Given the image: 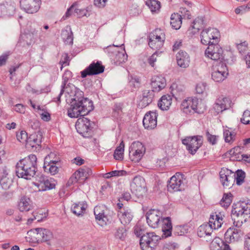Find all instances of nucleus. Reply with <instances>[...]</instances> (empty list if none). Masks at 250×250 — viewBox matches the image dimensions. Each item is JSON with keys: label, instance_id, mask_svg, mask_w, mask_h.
Segmentation results:
<instances>
[{"label": "nucleus", "instance_id": "9d476101", "mask_svg": "<svg viewBox=\"0 0 250 250\" xmlns=\"http://www.w3.org/2000/svg\"><path fill=\"white\" fill-rule=\"evenodd\" d=\"M94 123L84 117L80 118L76 123L77 132L84 137H89L91 135Z\"/></svg>", "mask_w": 250, "mask_h": 250}, {"label": "nucleus", "instance_id": "49530a36", "mask_svg": "<svg viewBox=\"0 0 250 250\" xmlns=\"http://www.w3.org/2000/svg\"><path fill=\"white\" fill-rule=\"evenodd\" d=\"M232 196L230 193H225L220 201L221 206L225 208L229 206L232 202Z\"/></svg>", "mask_w": 250, "mask_h": 250}, {"label": "nucleus", "instance_id": "9b49d317", "mask_svg": "<svg viewBox=\"0 0 250 250\" xmlns=\"http://www.w3.org/2000/svg\"><path fill=\"white\" fill-rule=\"evenodd\" d=\"M146 152L144 145L140 142H134L129 148L130 160L135 163L139 162Z\"/></svg>", "mask_w": 250, "mask_h": 250}, {"label": "nucleus", "instance_id": "13d9d810", "mask_svg": "<svg viewBox=\"0 0 250 250\" xmlns=\"http://www.w3.org/2000/svg\"><path fill=\"white\" fill-rule=\"evenodd\" d=\"M248 43L246 42H244L240 43H237L236 46L237 49L240 53H243L248 49Z\"/></svg>", "mask_w": 250, "mask_h": 250}, {"label": "nucleus", "instance_id": "338daca9", "mask_svg": "<svg viewBox=\"0 0 250 250\" xmlns=\"http://www.w3.org/2000/svg\"><path fill=\"white\" fill-rule=\"evenodd\" d=\"M14 110L20 113H24L25 111V108L23 105L21 104H17L15 106Z\"/></svg>", "mask_w": 250, "mask_h": 250}, {"label": "nucleus", "instance_id": "72a5a7b5", "mask_svg": "<svg viewBox=\"0 0 250 250\" xmlns=\"http://www.w3.org/2000/svg\"><path fill=\"white\" fill-rule=\"evenodd\" d=\"M154 92L153 90H145L143 91L141 101L142 106L146 107L152 102L154 97Z\"/></svg>", "mask_w": 250, "mask_h": 250}, {"label": "nucleus", "instance_id": "8fccbe9b", "mask_svg": "<svg viewBox=\"0 0 250 250\" xmlns=\"http://www.w3.org/2000/svg\"><path fill=\"white\" fill-rule=\"evenodd\" d=\"M16 136L17 140L19 142L22 143H27L28 137L26 131L21 130L19 132H17Z\"/></svg>", "mask_w": 250, "mask_h": 250}, {"label": "nucleus", "instance_id": "5fc2aeb1", "mask_svg": "<svg viewBox=\"0 0 250 250\" xmlns=\"http://www.w3.org/2000/svg\"><path fill=\"white\" fill-rule=\"evenodd\" d=\"M37 109L38 110H41L42 111L41 113H40L41 119L43 120L44 121L48 122L50 121L51 117L50 114L47 112L46 111H45L43 109H42L41 106L38 105L37 106Z\"/></svg>", "mask_w": 250, "mask_h": 250}, {"label": "nucleus", "instance_id": "052dcab7", "mask_svg": "<svg viewBox=\"0 0 250 250\" xmlns=\"http://www.w3.org/2000/svg\"><path fill=\"white\" fill-rule=\"evenodd\" d=\"M129 83L131 85H133L135 88H138L140 86L141 80L138 77H131Z\"/></svg>", "mask_w": 250, "mask_h": 250}, {"label": "nucleus", "instance_id": "5701e85b", "mask_svg": "<svg viewBox=\"0 0 250 250\" xmlns=\"http://www.w3.org/2000/svg\"><path fill=\"white\" fill-rule=\"evenodd\" d=\"M205 25L204 19L203 17H198L194 19L191 23L190 27L187 31V34L192 37L197 34L199 31L204 27Z\"/></svg>", "mask_w": 250, "mask_h": 250}, {"label": "nucleus", "instance_id": "e2e57ef3", "mask_svg": "<svg viewBox=\"0 0 250 250\" xmlns=\"http://www.w3.org/2000/svg\"><path fill=\"white\" fill-rule=\"evenodd\" d=\"M157 52H155L148 59V62L152 67H154L155 65V62L157 60Z\"/></svg>", "mask_w": 250, "mask_h": 250}, {"label": "nucleus", "instance_id": "c85d7f7f", "mask_svg": "<svg viewBox=\"0 0 250 250\" xmlns=\"http://www.w3.org/2000/svg\"><path fill=\"white\" fill-rule=\"evenodd\" d=\"M210 250H231L229 246L221 239L215 237L210 245Z\"/></svg>", "mask_w": 250, "mask_h": 250}, {"label": "nucleus", "instance_id": "b1692460", "mask_svg": "<svg viewBox=\"0 0 250 250\" xmlns=\"http://www.w3.org/2000/svg\"><path fill=\"white\" fill-rule=\"evenodd\" d=\"M37 186L40 191L52 189L55 187L56 181L51 178L42 177L40 178Z\"/></svg>", "mask_w": 250, "mask_h": 250}, {"label": "nucleus", "instance_id": "69168bd1", "mask_svg": "<svg viewBox=\"0 0 250 250\" xmlns=\"http://www.w3.org/2000/svg\"><path fill=\"white\" fill-rule=\"evenodd\" d=\"M107 0H94V5L99 8H103L105 6Z\"/></svg>", "mask_w": 250, "mask_h": 250}, {"label": "nucleus", "instance_id": "ddd939ff", "mask_svg": "<svg viewBox=\"0 0 250 250\" xmlns=\"http://www.w3.org/2000/svg\"><path fill=\"white\" fill-rule=\"evenodd\" d=\"M159 237L154 232L146 233L143 234L140 240V245L143 250H151L157 245Z\"/></svg>", "mask_w": 250, "mask_h": 250}, {"label": "nucleus", "instance_id": "1a4fd4ad", "mask_svg": "<svg viewBox=\"0 0 250 250\" xmlns=\"http://www.w3.org/2000/svg\"><path fill=\"white\" fill-rule=\"evenodd\" d=\"M219 37V32L214 28H208L202 30L200 34L201 42L204 45L216 43Z\"/></svg>", "mask_w": 250, "mask_h": 250}, {"label": "nucleus", "instance_id": "4d7b16f0", "mask_svg": "<svg viewBox=\"0 0 250 250\" xmlns=\"http://www.w3.org/2000/svg\"><path fill=\"white\" fill-rule=\"evenodd\" d=\"M163 250H179V246L176 243L169 242L164 245Z\"/></svg>", "mask_w": 250, "mask_h": 250}, {"label": "nucleus", "instance_id": "09e8293b", "mask_svg": "<svg viewBox=\"0 0 250 250\" xmlns=\"http://www.w3.org/2000/svg\"><path fill=\"white\" fill-rule=\"evenodd\" d=\"M78 174L79 172H77V171H76L72 174L67 182V185L68 186H70L71 185L77 183H83L80 178V176L78 175Z\"/></svg>", "mask_w": 250, "mask_h": 250}, {"label": "nucleus", "instance_id": "f257e3e1", "mask_svg": "<svg viewBox=\"0 0 250 250\" xmlns=\"http://www.w3.org/2000/svg\"><path fill=\"white\" fill-rule=\"evenodd\" d=\"M72 76V74L70 71H65L62 77V88L65 89L66 92L68 94L72 93L69 91V88L74 89L75 94L71 98V107L68 110L67 114L70 118H78L87 115L93 109L94 106L92 101L84 98L81 91H76L74 85L70 83H67Z\"/></svg>", "mask_w": 250, "mask_h": 250}, {"label": "nucleus", "instance_id": "4c0bfd02", "mask_svg": "<svg viewBox=\"0 0 250 250\" xmlns=\"http://www.w3.org/2000/svg\"><path fill=\"white\" fill-rule=\"evenodd\" d=\"M182 17L178 13H173L171 15L170 24L172 27L175 29H178L182 24Z\"/></svg>", "mask_w": 250, "mask_h": 250}, {"label": "nucleus", "instance_id": "412c9836", "mask_svg": "<svg viewBox=\"0 0 250 250\" xmlns=\"http://www.w3.org/2000/svg\"><path fill=\"white\" fill-rule=\"evenodd\" d=\"M161 213L160 211L156 209H151L146 213V220L148 225L152 228L158 227Z\"/></svg>", "mask_w": 250, "mask_h": 250}, {"label": "nucleus", "instance_id": "aec40b11", "mask_svg": "<svg viewBox=\"0 0 250 250\" xmlns=\"http://www.w3.org/2000/svg\"><path fill=\"white\" fill-rule=\"evenodd\" d=\"M157 114L155 111L147 112L143 119V124L145 128L154 129L157 125Z\"/></svg>", "mask_w": 250, "mask_h": 250}, {"label": "nucleus", "instance_id": "0eeeda50", "mask_svg": "<svg viewBox=\"0 0 250 250\" xmlns=\"http://www.w3.org/2000/svg\"><path fill=\"white\" fill-rule=\"evenodd\" d=\"M149 46L153 49H159L164 45L166 39L164 32L160 29H156L148 36Z\"/></svg>", "mask_w": 250, "mask_h": 250}, {"label": "nucleus", "instance_id": "423d86ee", "mask_svg": "<svg viewBox=\"0 0 250 250\" xmlns=\"http://www.w3.org/2000/svg\"><path fill=\"white\" fill-rule=\"evenodd\" d=\"M182 143L186 146L188 152L194 155L202 146L203 138L200 135L188 136L182 140Z\"/></svg>", "mask_w": 250, "mask_h": 250}, {"label": "nucleus", "instance_id": "f704fd0d", "mask_svg": "<svg viewBox=\"0 0 250 250\" xmlns=\"http://www.w3.org/2000/svg\"><path fill=\"white\" fill-rule=\"evenodd\" d=\"M172 104V98L170 95L163 96L159 101L158 105L162 110H168Z\"/></svg>", "mask_w": 250, "mask_h": 250}, {"label": "nucleus", "instance_id": "473e14b6", "mask_svg": "<svg viewBox=\"0 0 250 250\" xmlns=\"http://www.w3.org/2000/svg\"><path fill=\"white\" fill-rule=\"evenodd\" d=\"M172 224L169 217L163 218L162 220V230L163 232V236L165 238L171 236L172 231Z\"/></svg>", "mask_w": 250, "mask_h": 250}, {"label": "nucleus", "instance_id": "f3484780", "mask_svg": "<svg viewBox=\"0 0 250 250\" xmlns=\"http://www.w3.org/2000/svg\"><path fill=\"white\" fill-rule=\"evenodd\" d=\"M231 104L232 102L229 98L221 96L216 99L213 105V109L217 114H219L230 108Z\"/></svg>", "mask_w": 250, "mask_h": 250}, {"label": "nucleus", "instance_id": "c756f323", "mask_svg": "<svg viewBox=\"0 0 250 250\" xmlns=\"http://www.w3.org/2000/svg\"><path fill=\"white\" fill-rule=\"evenodd\" d=\"M33 208L31 199L25 196H22L18 203V208L21 211H28Z\"/></svg>", "mask_w": 250, "mask_h": 250}, {"label": "nucleus", "instance_id": "dca6fc26", "mask_svg": "<svg viewBox=\"0 0 250 250\" xmlns=\"http://www.w3.org/2000/svg\"><path fill=\"white\" fill-rule=\"evenodd\" d=\"M20 3L21 8L28 14L36 13L40 8V0H20Z\"/></svg>", "mask_w": 250, "mask_h": 250}, {"label": "nucleus", "instance_id": "bf43d9fd", "mask_svg": "<svg viewBox=\"0 0 250 250\" xmlns=\"http://www.w3.org/2000/svg\"><path fill=\"white\" fill-rule=\"evenodd\" d=\"M207 84L205 83H200L196 85V91L199 94H202L206 90Z\"/></svg>", "mask_w": 250, "mask_h": 250}, {"label": "nucleus", "instance_id": "c03bdc74", "mask_svg": "<svg viewBox=\"0 0 250 250\" xmlns=\"http://www.w3.org/2000/svg\"><path fill=\"white\" fill-rule=\"evenodd\" d=\"M146 4L152 13L159 11L161 7L160 2L158 0H147Z\"/></svg>", "mask_w": 250, "mask_h": 250}, {"label": "nucleus", "instance_id": "37998d69", "mask_svg": "<svg viewBox=\"0 0 250 250\" xmlns=\"http://www.w3.org/2000/svg\"><path fill=\"white\" fill-rule=\"evenodd\" d=\"M77 172H79L78 175L80 176V178L83 183L90 175L92 174L91 169L87 167L79 169L77 170Z\"/></svg>", "mask_w": 250, "mask_h": 250}, {"label": "nucleus", "instance_id": "a878e982", "mask_svg": "<svg viewBox=\"0 0 250 250\" xmlns=\"http://www.w3.org/2000/svg\"><path fill=\"white\" fill-rule=\"evenodd\" d=\"M237 228H229L225 234V238L230 242L238 241L243 234V232Z\"/></svg>", "mask_w": 250, "mask_h": 250}, {"label": "nucleus", "instance_id": "680f3d73", "mask_svg": "<svg viewBox=\"0 0 250 250\" xmlns=\"http://www.w3.org/2000/svg\"><path fill=\"white\" fill-rule=\"evenodd\" d=\"M206 135L208 141L212 145H214L217 142V137L215 135L210 134L208 132H207Z\"/></svg>", "mask_w": 250, "mask_h": 250}, {"label": "nucleus", "instance_id": "a18cd8bd", "mask_svg": "<svg viewBox=\"0 0 250 250\" xmlns=\"http://www.w3.org/2000/svg\"><path fill=\"white\" fill-rule=\"evenodd\" d=\"M125 145L123 141H122L119 146L116 148L114 157L116 160H121L123 159Z\"/></svg>", "mask_w": 250, "mask_h": 250}, {"label": "nucleus", "instance_id": "58836bf2", "mask_svg": "<svg viewBox=\"0 0 250 250\" xmlns=\"http://www.w3.org/2000/svg\"><path fill=\"white\" fill-rule=\"evenodd\" d=\"M223 136L226 143L231 144L236 140V134L234 132L230 130L229 128H226L223 131Z\"/></svg>", "mask_w": 250, "mask_h": 250}, {"label": "nucleus", "instance_id": "a211bd4d", "mask_svg": "<svg viewBox=\"0 0 250 250\" xmlns=\"http://www.w3.org/2000/svg\"><path fill=\"white\" fill-rule=\"evenodd\" d=\"M33 233V237L38 242L48 241L53 237L52 232L48 229L43 228H36L29 231Z\"/></svg>", "mask_w": 250, "mask_h": 250}, {"label": "nucleus", "instance_id": "6e6552de", "mask_svg": "<svg viewBox=\"0 0 250 250\" xmlns=\"http://www.w3.org/2000/svg\"><path fill=\"white\" fill-rule=\"evenodd\" d=\"M200 105L198 99L188 98L182 102L181 108L183 112L187 114L194 113H201L203 112V111L199 107Z\"/></svg>", "mask_w": 250, "mask_h": 250}, {"label": "nucleus", "instance_id": "7ed1b4c3", "mask_svg": "<svg viewBox=\"0 0 250 250\" xmlns=\"http://www.w3.org/2000/svg\"><path fill=\"white\" fill-rule=\"evenodd\" d=\"M250 214V203L238 202L233 204L231 209V217L234 220L233 224L236 228L242 226Z\"/></svg>", "mask_w": 250, "mask_h": 250}, {"label": "nucleus", "instance_id": "39448f33", "mask_svg": "<svg viewBox=\"0 0 250 250\" xmlns=\"http://www.w3.org/2000/svg\"><path fill=\"white\" fill-rule=\"evenodd\" d=\"M229 72L226 64L222 61L215 62L212 67L211 78L215 82L225 80Z\"/></svg>", "mask_w": 250, "mask_h": 250}, {"label": "nucleus", "instance_id": "774afa93", "mask_svg": "<svg viewBox=\"0 0 250 250\" xmlns=\"http://www.w3.org/2000/svg\"><path fill=\"white\" fill-rule=\"evenodd\" d=\"M244 246L247 250H250V233L245 238Z\"/></svg>", "mask_w": 250, "mask_h": 250}, {"label": "nucleus", "instance_id": "cd10ccee", "mask_svg": "<svg viewBox=\"0 0 250 250\" xmlns=\"http://www.w3.org/2000/svg\"><path fill=\"white\" fill-rule=\"evenodd\" d=\"M178 65L182 68H187L189 66L190 58L188 55L185 51H180L176 55Z\"/></svg>", "mask_w": 250, "mask_h": 250}, {"label": "nucleus", "instance_id": "393cba45", "mask_svg": "<svg viewBox=\"0 0 250 250\" xmlns=\"http://www.w3.org/2000/svg\"><path fill=\"white\" fill-rule=\"evenodd\" d=\"M151 85L153 91L159 92L165 87L166 79L162 76L155 75L151 78Z\"/></svg>", "mask_w": 250, "mask_h": 250}, {"label": "nucleus", "instance_id": "4be33fe9", "mask_svg": "<svg viewBox=\"0 0 250 250\" xmlns=\"http://www.w3.org/2000/svg\"><path fill=\"white\" fill-rule=\"evenodd\" d=\"M105 207L104 206H97L94 208V213L98 224L101 226L106 225L107 216L105 214Z\"/></svg>", "mask_w": 250, "mask_h": 250}, {"label": "nucleus", "instance_id": "f8f14e48", "mask_svg": "<svg viewBox=\"0 0 250 250\" xmlns=\"http://www.w3.org/2000/svg\"><path fill=\"white\" fill-rule=\"evenodd\" d=\"M130 190L136 196L142 197L146 191L145 179L140 176H135L130 183Z\"/></svg>", "mask_w": 250, "mask_h": 250}, {"label": "nucleus", "instance_id": "c9c22d12", "mask_svg": "<svg viewBox=\"0 0 250 250\" xmlns=\"http://www.w3.org/2000/svg\"><path fill=\"white\" fill-rule=\"evenodd\" d=\"M87 208V204L85 202H79L74 203L71 207V210L73 213L77 216L82 215Z\"/></svg>", "mask_w": 250, "mask_h": 250}, {"label": "nucleus", "instance_id": "de8ad7c7", "mask_svg": "<svg viewBox=\"0 0 250 250\" xmlns=\"http://www.w3.org/2000/svg\"><path fill=\"white\" fill-rule=\"evenodd\" d=\"M59 162V157H56V154L53 152H51L45 157L44 164L58 163Z\"/></svg>", "mask_w": 250, "mask_h": 250}, {"label": "nucleus", "instance_id": "603ef678", "mask_svg": "<svg viewBox=\"0 0 250 250\" xmlns=\"http://www.w3.org/2000/svg\"><path fill=\"white\" fill-rule=\"evenodd\" d=\"M241 122L245 125L250 124V111L245 110L243 114L242 117L240 119Z\"/></svg>", "mask_w": 250, "mask_h": 250}, {"label": "nucleus", "instance_id": "6ab92c4d", "mask_svg": "<svg viewBox=\"0 0 250 250\" xmlns=\"http://www.w3.org/2000/svg\"><path fill=\"white\" fill-rule=\"evenodd\" d=\"M104 67L100 62H93L84 70L81 72L82 78H85L88 75H97L104 72Z\"/></svg>", "mask_w": 250, "mask_h": 250}, {"label": "nucleus", "instance_id": "4468645a", "mask_svg": "<svg viewBox=\"0 0 250 250\" xmlns=\"http://www.w3.org/2000/svg\"><path fill=\"white\" fill-rule=\"evenodd\" d=\"M205 56L215 62L221 61L223 59V50L217 43L209 44L205 52Z\"/></svg>", "mask_w": 250, "mask_h": 250}, {"label": "nucleus", "instance_id": "0e129e2a", "mask_svg": "<svg viewBox=\"0 0 250 250\" xmlns=\"http://www.w3.org/2000/svg\"><path fill=\"white\" fill-rule=\"evenodd\" d=\"M77 5V4H74L73 3L71 6L70 7H69L66 12L65 13V16H64L63 17V18L64 19H65L68 17H69L72 14V13L74 12V8H75V7Z\"/></svg>", "mask_w": 250, "mask_h": 250}, {"label": "nucleus", "instance_id": "6e6d98bb", "mask_svg": "<svg viewBox=\"0 0 250 250\" xmlns=\"http://www.w3.org/2000/svg\"><path fill=\"white\" fill-rule=\"evenodd\" d=\"M126 236V230L124 228H119L115 233L116 238L124 240Z\"/></svg>", "mask_w": 250, "mask_h": 250}, {"label": "nucleus", "instance_id": "ea45409f", "mask_svg": "<svg viewBox=\"0 0 250 250\" xmlns=\"http://www.w3.org/2000/svg\"><path fill=\"white\" fill-rule=\"evenodd\" d=\"M62 37L66 44H72L73 43V33L70 27H67L66 29L62 31Z\"/></svg>", "mask_w": 250, "mask_h": 250}, {"label": "nucleus", "instance_id": "bb28decb", "mask_svg": "<svg viewBox=\"0 0 250 250\" xmlns=\"http://www.w3.org/2000/svg\"><path fill=\"white\" fill-rule=\"evenodd\" d=\"M118 216L122 224L125 225L132 220L133 215L131 210L129 208L118 211Z\"/></svg>", "mask_w": 250, "mask_h": 250}, {"label": "nucleus", "instance_id": "e433bc0d", "mask_svg": "<svg viewBox=\"0 0 250 250\" xmlns=\"http://www.w3.org/2000/svg\"><path fill=\"white\" fill-rule=\"evenodd\" d=\"M212 229L210 226L207 224L201 225L197 229V235L200 237H204L211 234Z\"/></svg>", "mask_w": 250, "mask_h": 250}, {"label": "nucleus", "instance_id": "f03ea898", "mask_svg": "<svg viewBox=\"0 0 250 250\" xmlns=\"http://www.w3.org/2000/svg\"><path fill=\"white\" fill-rule=\"evenodd\" d=\"M36 156L31 154L20 160L16 165V172L19 177L31 179L37 171Z\"/></svg>", "mask_w": 250, "mask_h": 250}, {"label": "nucleus", "instance_id": "864d4df0", "mask_svg": "<svg viewBox=\"0 0 250 250\" xmlns=\"http://www.w3.org/2000/svg\"><path fill=\"white\" fill-rule=\"evenodd\" d=\"M127 55L125 54L124 49L122 52H118V54L116 55L117 62L119 63L125 62L127 60Z\"/></svg>", "mask_w": 250, "mask_h": 250}, {"label": "nucleus", "instance_id": "7c9ffc66", "mask_svg": "<svg viewBox=\"0 0 250 250\" xmlns=\"http://www.w3.org/2000/svg\"><path fill=\"white\" fill-rule=\"evenodd\" d=\"M223 223V218L220 213L218 214L212 215L210 216L209 222L207 223L209 225L211 229L213 230L220 228Z\"/></svg>", "mask_w": 250, "mask_h": 250}, {"label": "nucleus", "instance_id": "2f4dec72", "mask_svg": "<svg viewBox=\"0 0 250 250\" xmlns=\"http://www.w3.org/2000/svg\"><path fill=\"white\" fill-rule=\"evenodd\" d=\"M42 135L40 133H33L28 137L26 143V146L28 147L33 148L36 146H39L42 142Z\"/></svg>", "mask_w": 250, "mask_h": 250}, {"label": "nucleus", "instance_id": "20e7f679", "mask_svg": "<svg viewBox=\"0 0 250 250\" xmlns=\"http://www.w3.org/2000/svg\"><path fill=\"white\" fill-rule=\"evenodd\" d=\"M220 177L224 187L231 186L235 180L237 185H241L244 182L245 173L242 170H238L235 174L228 169H222L220 172Z\"/></svg>", "mask_w": 250, "mask_h": 250}, {"label": "nucleus", "instance_id": "a19ab883", "mask_svg": "<svg viewBox=\"0 0 250 250\" xmlns=\"http://www.w3.org/2000/svg\"><path fill=\"white\" fill-rule=\"evenodd\" d=\"M77 4V5L74 8V14L75 16L78 18H82L83 17H89L90 15V12L88 10V7L86 8H82L78 2L74 3Z\"/></svg>", "mask_w": 250, "mask_h": 250}, {"label": "nucleus", "instance_id": "3c124183", "mask_svg": "<svg viewBox=\"0 0 250 250\" xmlns=\"http://www.w3.org/2000/svg\"><path fill=\"white\" fill-rule=\"evenodd\" d=\"M0 184L1 188L4 190H6L9 189L11 183L10 180L6 177H5L0 179Z\"/></svg>", "mask_w": 250, "mask_h": 250}, {"label": "nucleus", "instance_id": "2eb2a0df", "mask_svg": "<svg viewBox=\"0 0 250 250\" xmlns=\"http://www.w3.org/2000/svg\"><path fill=\"white\" fill-rule=\"evenodd\" d=\"M183 175L177 172L171 177L167 184V189L172 192L182 190L184 188Z\"/></svg>", "mask_w": 250, "mask_h": 250}, {"label": "nucleus", "instance_id": "79ce46f5", "mask_svg": "<svg viewBox=\"0 0 250 250\" xmlns=\"http://www.w3.org/2000/svg\"><path fill=\"white\" fill-rule=\"evenodd\" d=\"M57 165H60L59 163L44 164V170L45 172H48L52 175H55L59 172V167Z\"/></svg>", "mask_w": 250, "mask_h": 250}]
</instances>
